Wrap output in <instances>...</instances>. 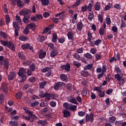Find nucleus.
I'll use <instances>...</instances> for the list:
<instances>
[{
    "label": "nucleus",
    "instance_id": "obj_1",
    "mask_svg": "<svg viewBox=\"0 0 126 126\" xmlns=\"http://www.w3.org/2000/svg\"><path fill=\"white\" fill-rule=\"evenodd\" d=\"M31 9H24L20 12V15H23V21L24 23H29L31 21H37L36 14L35 16H31Z\"/></svg>",
    "mask_w": 126,
    "mask_h": 126
},
{
    "label": "nucleus",
    "instance_id": "obj_2",
    "mask_svg": "<svg viewBox=\"0 0 126 126\" xmlns=\"http://www.w3.org/2000/svg\"><path fill=\"white\" fill-rule=\"evenodd\" d=\"M115 70H116L117 73L115 75V78L118 80L119 84L120 85H124L125 80L124 77H122V76L120 74L122 72V69L119 67V66H115Z\"/></svg>",
    "mask_w": 126,
    "mask_h": 126
},
{
    "label": "nucleus",
    "instance_id": "obj_3",
    "mask_svg": "<svg viewBox=\"0 0 126 126\" xmlns=\"http://www.w3.org/2000/svg\"><path fill=\"white\" fill-rule=\"evenodd\" d=\"M27 72V69L24 67H20L18 74L19 76H21V82H24L26 79H27V75L26 73Z\"/></svg>",
    "mask_w": 126,
    "mask_h": 126
},
{
    "label": "nucleus",
    "instance_id": "obj_4",
    "mask_svg": "<svg viewBox=\"0 0 126 126\" xmlns=\"http://www.w3.org/2000/svg\"><path fill=\"white\" fill-rule=\"evenodd\" d=\"M0 43L2 44V46H7L8 48H9L12 51H15V47L14 45V43L11 41H3V40H0Z\"/></svg>",
    "mask_w": 126,
    "mask_h": 126
},
{
    "label": "nucleus",
    "instance_id": "obj_5",
    "mask_svg": "<svg viewBox=\"0 0 126 126\" xmlns=\"http://www.w3.org/2000/svg\"><path fill=\"white\" fill-rule=\"evenodd\" d=\"M42 72H46V75L47 77H49L51 75L52 69L49 66H46L41 69Z\"/></svg>",
    "mask_w": 126,
    "mask_h": 126
},
{
    "label": "nucleus",
    "instance_id": "obj_6",
    "mask_svg": "<svg viewBox=\"0 0 126 126\" xmlns=\"http://www.w3.org/2000/svg\"><path fill=\"white\" fill-rule=\"evenodd\" d=\"M0 89L1 91H3L4 94L5 95H6V94H8V87L7 84H5V83H3V84H2Z\"/></svg>",
    "mask_w": 126,
    "mask_h": 126
},
{
    "label": "nucleus",
    "instance_id": "obj_7",
    "mask_svg": "<svg viewBox=\"0 0 126 126\" xmlns=\"http://www.w3.org/2000/svg\"><path fill=\"white\" fill-rule=\"evenodd\" d=\"M85 117L86 122H89V121H90V122L92 123L94 122V115L92 112H91L90 115L89 114H86Z\"/></svg>",
    "mask_w": 126,
    "mask_h": 126
},
{
    "label": "nucleus",
    "instance_id": "obj_8",
    "mask_svg": "<svg viewBox=\"0 0 126 126\" xmlns=\"http://www.w3.org/2000/svg\"><path fill=\"white\" fill-rule=\"evenodd\" d=\"M60 67L63 70H65L66 71H70L71 65L69 63H67L66 64H62Z\"/></svg>",
    "mask_w": 126,
    "mask_h": 126
},
{
    "label": "nucleus",
    "instance_id": "obj_9",
    "mask_svg": "<svg viewBox=\"0 0 126 126\" xmlns=\"http://www.w3.org/2000/svg\"><path fill=\"white\" fill-rule=\"evenodd\" d=\"M17 73L16 71H10L8 75V80H13L16 77Z\"/></svg>",
    "mask_w": 126,
    "mask_h": 126
},
{
    "label": "nucleus",
    "instance_id": "obj_10",
    "mask_svg": "<svg viewBox=\"0 0 126 126\" xmlns=\"http://www.w3.org/2000/svg\"><path fill=\"white\" fill-rule=\"evenodd\" d=\"M84 69H85L86 70H87L88 69H89V70H90V71H92V72H94V67L93 63H89L88 64H86L84 67Z\"/></svg>",
    "mask_w": 126,
    "mask_h": 126
},
{
    "label": "nucleus",
    "instance_id": "obj_11",
    "mask_svg": "<svg viewBox=\"0 0 126 126\" xmlns=\"http://www.w3.org/2000/svg\"><path fill=\"white\" fill-rule=\"evenodd\" d=\"M21 48H22L23 50H27L28 49L31 50H33V47H32V46H31L30 44L29 43L24 44L22 45Z\"/></svg>",
    "mask_w": 126,
    "mask_h": 126
},
{
    "label": "nucleus",
    "instance_id": "obj_12",
    "mask_svg": "<svg viewBox=\"0 0 126 126\" xmlns=\"http://www.w3.org/2000/svg\"><path fill=\"white\" fill-rule=\"evenodd\" d=\"M59 52L58 49H53V50L50 53V57L51 58H55V57L58 55Z\"/></svg>",
    "mask_w": 126,
    "mask_h": 126
},
{
    "label": "nucleus",
    "instance_id": "obj_13",
    "mask_svg": "<svg viewBox=\"0 0 126 126\" xmlns=\"http://www.w3.org/2000/svg\"><path fill=\"white\" fill-rule=\"evenodd\" d=\"M63 84V83H62V82H58V83H57L55 85L54 88L55 90H59L60 88L62 87Z\"/></svg>",
    "mask_w": 126,
    "mask_h": 126
},
{
    "label": "nucleus",
    "instance_id": "obj_14",
    "mask_svg": "<svg viewBox=\"0 0 126 126\" xmlns=\"http://www.w3.org/2000/svg\"><path fill=\"white\" fill-rule=\"evenodd\" d=\"M102 86H100L99 88V92H98V96L99 97H104L105 96V92H103V91H102V90H101V87H102Z\"/></svg>",
    "mask_w": 126,
    "mask_h": 126
},
{
    "label": "nucleus",
    "instance_id": "obj_15",
    "mask_svg": "<svg viewBox=\"0 0 126 126\" xmlns=\"http://www.w3.org/2000/svg\"><path fill=\"white\" fill-rule=\"evenodd\" d=\"M37 123L40 126H46L48 124V122L46 120H38Z\"/></svg>",
    "mask_w": 126,
    "mask_h": 126
},
{
    "label": "nucleus",
    "instance_id": "obj_16",
    "mask_svg": "<svg viewBox=\"0 0 126 126\" xmlns=\"http://www.w3.org/2000/svg\"><path fill=\"white\" fill-rule=\"evenodd\" d=\"M84 24L82 21H80V22H78L77 24V29L78 31H81L82 30L83 28Z\"/></svg>",
    "mask_w": 126,
    "mask_h": 126
},
{
    "label": "nucleus",
    "instance_id": "obj_17",
    "mask_svg": "<svg viewBox=\"0 0 126 126\" xmlns=\"http://www.w3.org/2000/svg\"><path fill=\"white\" fill-rule=\"evenodd\" d=\"M42 49H41L40 50V53H39V59H44V58H45L46 56V52H42Z\"/></svg>",
    "mask_w": 126,
    "mask_h": 126
},
{
    "label": "nucleus",
    "instance_id": "obj_18",
    "mask_svg": "<svg viewBox=\"0 0 126 126\" xmlns=\"http://www.w3.org/2000/svg\"><path fill=\"white\" fill-rule=\"evenodd\" d=\"M67 36H68V39L69 40H73L74 38V33L72 31H69V32L67 33Z\"/></svg>",
    "mask_w": 126,
    "mask_h": 126
},
{
    "label": "nucleus",
    "instance_id": "obj_19",
    "mask_svg": "<svg viewBox=\"0 0 126 126\" xmlns=\"http://www.w3.org/2000/svg\"><path fill=\"white\" fill-rule=\"evenodd\" d=\"M90 74V72L87 71V70H86V69H84V70H82L81 72V75L82 76L87 77L89 76Z\"/></svg>",
    "mask_w": 126,
    "mask_h": 126
},
{
    "label": "nucleus",
    "instance_id": "obj_20",
    "mask_svg": "<svg viewBox=\"0 0 126 126\" xmlns=\"http://www.w3.org/2000/svg\"><path fill=\"white\" fill-rule=\"evenodd\" d=\"M4 65L6 69H8L9 66V61L8 59H5L4 60Z\"/></svg>",
    "mask_w": 126,
    "mask_h": 126
},
{
    "label": "nucleus",
    "instance_id": "obj_21",
    "mask_svg": "<svg viewBox=\"0 0 126 126\" xmlns=\"http://www.w3.org/2000/svg\"><path fill=\"white\" fill-rule=\"evenodd\" d=\"M63 117L65 118H67V117H69V116H70L71 114L70 112L67 110H64V111H63Z\"/></svg>",
    "mask_w": 126,
    "mask_h": 126
},
{
    "label": "nucleus",
    "instance_id": "obj_22",
    "mask_svg": "<svg viewBox=\"0 0 126 126\" xmlns=\"http://www.w3.org/2000/svg\"><path fill=\"white\" fill-rule=\"evenodd\" d=\"M60 77L63 81H68V77L66 74L64 73H62L61 75H60Z\"/></svg>",
    "mask_w": 126,
    "mask_h": 126
},
{
    "label": "nucleus",
    "instance_id": "obj_23",
    "mask_svg": "<svg viewBox=\"0 0 126 126\" xmlns=\"http://www.w3.org/2000/svg\"><path fill=\"white\" fill-rule=\"evenodd\" d=\"M46 38L44 36L42 35H39V36L37 38V40L39 42H43L45 40H46Z\"/></svg>",
    "mask_w": 126,
    "mask_h": 126
},
{
    "label": "nucleus",
    "instance_id": "obj_24",
    "mask_svg": "<svg viewBox=\"0 0 126 126\" xmlns=\"http://www.w3.org/2000/svg\"><path fill=\"white\" fill-rule=\"evenodd\" d=\"M101 8V3L99 1H97L94 4V9L95 10H100Z\"/></svg>",
    "mask_w": 126,
    "mask_h": 126
},
{
    "label": "nucleus",
    "instance_id": "obj_25",
    "mask_svg": "<svg viewBox=\"0 0 126 126\" xmlns=\"http://www.w3.org/2000/svg\"><path fill=\"white\" fill-rule=\"evenodd\" d=\"M45 101H48V100H51V94H48V93H45Z\"/></svg>",
    "mask_w": 126,
    "mask_h": 126
},
{
    "label": "nucleus",
    "instance_id": "obj_26",
    "mask_svg": "<svg viewBox=\"0 0 126 126\" xmlns=\"http://www.w3.org/2000/svg\"><path fill=\"white\" fill-rule=\"evenodd\" d=\"M18 57L21 60H25L26 58L25 55L22 52H19L18 53Z\"/></svg>",
    "mask_w": 126,
    "mask_h": 126
},
{
    "label": "nucleus",
    "instance_id": "obj_27",
    "mask_svg": "<svg viewBox=\"0 0 126 126\" xmlns=\"http://www.w3.org/2000/svg\"><path fill=\"white\" fill-rule=\"evenodd\" d=\"M23 93L22 92H18L15 94V97L17 99H21V97H22Z\"/></svg>",
    "mask_w": 126,
    "mask_h": 126
},
{
    "label": "nucleus",
    "instance_id": "obj_28",
    "mask_svg": "<svg viewBox=\"0 0 126 126\" xmlns=\"http://www.w3.org/2000/svg\"><path fill=\"white\" fill-rule=\"evenodd\" d=\"M58 39V35L56 33H53V37L52 39V41L53 43H57Z\"/></svg>",
    "mask_w": 126,
    "mask_h": 126
},
{
    "label": "nucleus",
    "instance_id": "obj_29",
    "mask_svg": "<svg viewBox=\"0 0 126 126\" xmlns=\"http://www.w3.org/2000/svg\"><path fill=\"white\" fill-rule=\"evenodd\" d=\"M73 64L74 66H76L77 68H79L81 65V63L78 62V61H73Z\"/></svg>",
    "mask_w": 126,
    "mask_h": 126
},
{
    "label": "nucleus",
    "instance_id": "obj_30",
    "mask_svg": "<svg viewBox=\"0 0 126 126\" xmlns=\"http://www.w3.org/2000/svg\"><path fill=\"white\" fill-rule=\"evenodd\" d=\"M116 120V118L115 116H111V117H109L108 119L109 122H110V124H114Z\"/></svg>",
    "mask_w": 126,
    "mask_h": 126
},
{
    "label": "nucleus",
    "instance_id": "obj_31",
    "mask_svg": "<svg viewBox=\"0 0 126 126\" xmlns=\"http://www.w3.org/2000/svg\"><path fill=\"white\" fill-rule=\"evenodd\" d=\"M28 27L29 29H32V30H34L36 25L34 23H30V24H28Z\"/></svg>",
    "mask_w": 126,
    "mask_h": 126
},
{
    "label": "nucleus",
    "instance_id": "obj_32",
    "mask_svg": "<svg viewBox=\"0 0 126 126\" xmlns=\"http://www.w3.org/2000/svg\"><path fill=\"white\" fill-rule=\"evenodd\" d=\"M69 101H70V102H71V103H73L74 104H77V105H79V103H78L77 102V99H76V98H74V97H71Z\"/></svg>",
    "mask_w": 126,
    "mask_h": 126
},
{
    "label": "nucleus",
    "instance_id": "obj_33",
    "mask_svg": "<svg viewBox=\"0 0 126 126\" xmlns=\"http://www.w3.org/2000/svg\"><path fill=\"white\" fill-rule=\"evenodd\" d=\"M73 56L74 58H75V59H76V60H78V61H81V57L80 55H79V54H77V53H74Z\"/></svg>",
    "mask_w": 126,
    "mask_h": 126
},
{
    "label": "nucleus",
    "instance_id": "obj_34",
    "mask_svg": "<svg viewBox=\"0 0 126 126\" xmlns=\"http://www.w3.org/2000/svg\"><path fill=\"white\" fill-rule=\"evenodd\" d=\"M84 56L87 58V59H89L90 60L93 59V56L90 53H86L85 54H84Z\"/></svg>",
    "mask_w": 126,
    "mask_h": 126
},
{
    "label": "nucleus",
    "instance_id": "obj_35",
    "mask_svg": "<svg viewBox=\"0 0 126 126\" xmlns=\"http://www.w3.org/2000/svg\"><path fill=\"white\" fill-rule=\"evenodd\" d=\"M5 98L3 94H0V104H3L4 102Z\"/></svg>",
    "mask_w": 126,
    "mask_h": 126
},
{
    "label": "nucleus",
    "instance_id": "obj_36",
    "mask_svg": "<svg viewBox=\"0 0 126 126\" xmlns=\"http://www.w3.org/2000/svg\"><path fill=\"white\" fill-rule=\"evenodd\" d=\"M30 67L31 69L32 75L33 73V71H34V70H35V63H32L30 65Z\"/></svg>",
    "mask_w": 126,
    "mask_h": 126
},
{
    "label": "nucleus",
    "instance_id": "obj_37",
    "mask_svg": "<svg viewBox=\"0 0 126 126\" xmlns=\"http://www.w3.org/2000/svg\"><path fill=\"white\" fill-rule=\"evenodd\" d=\"M93 38V35L90 31H89L88 33V40L89 42H90V43H91V40Z\"/></svg>",
    "mask_w": 126,
    "mask_h": 126
},
{
    "label": "nucleus",
    "instance_id": "obj_38",
    "mask_svg": "<svg viewBox=\"0 0 126 126\" xmlns=\"http://www.w3.org/2000/svg\"><path fill=\"white\" fill-rule=\"evenodd\" d=\"M94 15V13H92L91 12H89V14L88 16V19L90 21H92Z\"/></svg>",
    "mask_w": 126,
    "mask_h": 126
},
{
    "label": "nucleus",
    "instance_id": "obj_39",
    "mask_svg": "<svg viewBox=\"0 0 126 126\" xmlns=\"http://www.w3.org/2000/svg\"><path fill=\"white\" fill-rule=\"evenodd\" d=\"M19 40H21V41H27V40H28V37L27 36L22 35V36H20Z\"/></svg>",
    "mask_w": 126,
    "mask_h": 126
},
{
    "label": "nucleus",
    "instance_id": "obj_40",
    "mask_svg": "<svg viewBox=\"0 0 126 126\" xmlns=\"http://www.w3.org/2000/svg\"><path fill=\"white\" fill-rule=\"evenodd\" d=\"M46 84H47L46 81H43V82H41V83L39 84V87L40 88H44Z\"/></svg>",
    "mask_w": 126,
    "mask_h": 126
},
{
    "label": "nucleus",
    "instance_id": "obj_41",
    "mask_svg": "<svg viewBox=\"0 0 126 126\" xmlns=\"http://www.w3.org/2000/svg\"><path fill=\"white\" fill-rule=\"evenodd\" d=\"M41 2L43 5H49L50 3L49 0H41Z\"/></svg>",
    "mask_w": 126,
    "mask_h": 126
},
{
    "label": "nucleus",
    "instance_id": "obj_42",
    "mask_svg": "<svg viewBox=\"0 0 126 126\" xmlns=\"http://www.w3.org/2000/svg\"><path fill=\"white\" fill-rule=\"evenodd\" d=\"M0 36L1 37H2L3 39H6L7 38V35L6 33H5V32H4L3 31L0 32Z\"/></svg>",
    "mask_w": 126,
    "mask_h": 126
},
{
    "label": "nucleus",
    "instance_id": "obj_43",
    "mask_svg": "<svg viewBox=\"0 0 126 126\" xmlns=\"http://www.w3.org/2000/svg\"><path fill=\"white\" fill-rule=\"evenodd\" d=\"M63 107H65L66 110L68 109H70V106L69 103H67V102H64L63 104Z\"/></svg>",
    "mask_w": 126,
    "mask_h": 126
},
{
    "label": "nucleus",
    "instance_id": "obj_44",
    "mask_svg": "<svg viewBox=\"0 0 126 126\" xmlns=\"http://www.w3.org/2000/svg\"><path fill=\"white\" fill-rule=\"evenodd\" d=\"M19 30H20V28L19 27L18 25L17 28H16V29H15V36H16L17 37H18V36H19Z\"/></svg>",
    "mask_w": 126,
    "mask_h": 126
},
{
    "label": "nucleus",
    "instance_id": "obj_45",
    "mask_svg": "<svg viewBox=\"0 0 126 126\" xmlns=\"http://www.w3.org/2000/svg\"><path fill=\"white\" fill-rule=\"evenodd\" d=\"M36 77H35V76H31L29 78V81H30V82H32V83H33V82H35L36 81Z\"/></svg>",
    "mask_w": 126,
    "mask_h": 126
},
{
    "label": "nucleus",
    "instance_id": "obj_46",
    "mask_svg": "<svg viewBox=\"0 0 126 126\" xmlns=\"http://www.w3.org/2000/svg\"><path fill=\"white\" fill-rule=\"evenodd\" d=\"M9 124L12 126H18V122L17 121H10Z\"/></svg>",
    "mask_w": 126,
    "mask_h": 126
},
{
    "label": "nucleus",
    "instance_id": "obj_47",
    "mask_svg": "<svg viewBox=\"0 0 126 126\" xmlns=\"http://www.w3.org/2000/svg\"><path fill=\"white\" fill-rule=\"evenodd\" d=\"M10 21V17L9 15H8V14H7L6 15H5V22L6 24H9Z\"/></svg>",
    "mask_w": 126,
    "mask_h": 126
},
{
    "label": "nucleus",
    "instance_id": "obj_48",
    "mask_svg": "<svg viewBox=\"0 0 126 126\" xmlns=\"http://www.w3.org/2000/svg\"><path fill=\"white\" fill-rule=\"evenodd\" d=\"M93 7V4H92L91 3H89L87 6V8H88V11L90 12L92 11Z\"/></svg>",
    "mask_w": 126,
    "mask_h": 126
},
{
    "label": "nucleus",
    "instance_id": "obj_49",
    "mask_svg": "<svg viewBox=\"0 0 126 126\" xmlns=\"http://www.w3.org/2000/svg\"><path fill=\"white\" fill-rule=\"evenodd\" d=\"M16 19L18 23L19 24L22 25V21L21 20V18L20 16H18V15H16Z\"/></svg>",
    "mask_w": 126,
    "mask_h": 126
},
{
    "label": "nucleus",
    "instance_id": "obj_50",
    "mask_svg": "<svg viewBox=\"0 0 126 126\" xmlns=\"http://www.w3.org/2000/svg\"><path fill=\"white\" fill-rule=\"evenodd\" d=\"M39 96L41 98H44L45 97V94L43 91H39Z\"/></svg>",
    "mask_w": 126,
    "mask_h": 126
},
{
    "label": "nucleus",
    "instance_id": "obj_51",
    "mask_svg": "<svg viewBox=\"0 0 126 126\" xmlns=\"http://www.w3.org/2000/svg\"><path fill=\"white\" fill-rule=\"evenodd\" d=\"M39 104V102H38V101H35V102H32V103H31V106L32 107H35V106H37Z\"/></svg>",
    "mask_w": 126,
    "mask_h": 126
},
{
    "label": "nucleus",
    "instance_id": "obj_52",
    "mask_svg": "<svg viewBox=\"0 0 126 126\" xmlns=\"http://www.w3.org/2000/svg\"><path fill=\"white\" fill-rule=\"evenodd\" d=\"M64 41H65V38H63V37H60V38H58V41L61 44H63Z\"/></svg>",
    "mask_w": 126,
    "mask_h": 126
},
{
    "label": "nucleus",
    "instance_id": "obj_53",
    "mask_svg": "<svg viewBox=\"0 0 126 126\" xmlns=\"http://www.w3.org/2000/svg\"><path fill=\"white\" fill-rule=\"evenodd\" d=\"M101 43H102V40L100 39H97V40H95L94 42L95 46H98V45H100Z\"/></svg>",
    "mask_w": 126,
    "mask_h": 126
},
{
    "label": "nucleus",
    "instance_id": "obj_54",
    "mask_svg": "<svg viewBox=\"0 0 126 126\" xmlns=\"http://www.w3.org/2000/svg\"><path fill=\"white\" fill-rule=\"evenodd\" d=\"M66 87L69 91H71L72 88V84H67L66 85Z\"/></svg>",
    "mask_w": 126,
    "mask_h": 126
},
{
    "label": "nucleus",
    "instance_id": "obj_55",
    "mask_svg": "<svg viewBox=\"0 0 126 126\" xmlns=\"http://www.w3.org/2000/svg\"><path fill=\"white\" fill-rule=\"evenodd\" d=\"M111 7H112V5L111 3H108V4H107V5L105 6L104 10L105 11H106L107 10H109V9H110Z\"/></svg>",
    "mask_w": 126,
    "mask_h": 126
},
{
    "label": "nucleus",
    "instance_id": "obj_56",
    "mask_svg": "<svg viewBox=\"0 0 126 126\" xmlns=\"http://www.w3.org/2000/svg\"><path fill=\"white\" fill-rule=\"evenodd\" d=\"M24 34H29V33H30L29 28L28 27V24H27L26 28L24 29Z\"/></svg>",
    "mask_w": 126,
    "mask_h": 126
},
{
    "label": "nucleus",
    "instance_id": "obj_57",
    "mask_svg": "<svg viewBox=\"0 0 126 126\" xmlns=\"http://www.w3.org/2000/svg\"><path fill=\"white\" fill-rule=\"evenodd\" d=\"M17 5L19 7H23V3L21 0H17Z\"/></svg>",
    "mask_w": 126,
    "mask_h": 126
},
{
    "label": "nucleus",
    "instance_id": "obj_58",
    "mask_svg": "<svg viewBox=\"0 0 126 126\" xmlns=\"http://www.w3.org/2000/svg\"><path fill=\"white\" fill-rule=\"evenodd\" d=\"M98 21H99L100 23H102L103 17L102 14H99L98 16Z\"/></svg>",
    "mask_w": 126,
    "mask_h": 126
},
{
    "label": "nucleus",
    "instance_id": "obj_59",
    "mask_svg": "<svg viewBox=\"0 0 126 126\" xmlns=\"http://www.w3.org/2000/svg\"><path fill=\"white\" fill-rule=\"evenodd\" d=\"M81 2V0H76V2L75 3L73 4V7H76V6H78Z\"/></svg>",
    "mask_w": 126,
    "mask_h": 126
},
{
    "label": "nucleus",
    "instance_id": "obj_60",
    "mask_svg": "<svg viewBox=\"0 0 126 126\" xmlns=\"http://www.w3.org/2000/svg\"><path fill=\"white\" fill-rule=\"evenodd\" d=\"M102 57V55L101 54V53H99V54H95V59L98 61V60H100Z\"/></svg>",
    "mask_w": 126,
    "mask_h": 126
},
{
    "label": "nucleus",
    "instance_id": "obj_61",
    "mask_svg": "<svg viewBox=\"0 0 126 126\" xmlns=\"http://www.w3.org/2000/svg\"><path fill=\"white\" fill-rule=\"evenodd\" d=\"M114 7L117 9H121V6L119 3H115V4L114 5Z\"/></svg>",
    "mask_w": 126,
    "mask_h": 126
},
{
    "label": "nucleus",
    "instance_id": "obj_62",
    "mask_svg": "<svg viewBox=\"0 0 126 126\" xmlns=\"http://www.w3.org/2000/svg\"><path fill=\"white\" fill-rule=\"evenodd\" d=\"M77 107V105H71V106H70V110L72 111H75Z\"/></svg>",
    "mask_w": 126,
    "mask_h": 126
},
{
    "label": "nucleus",
    "instance_id": "obj_63",
    "mask_svg": "<svg viewBox=\"0 0 126 126\" xmlns=\"http://www.w3.org/2000/svg\"><path fill=\"white\" fill-rule=\"evenodd\" d=\"M85 114L86 112H84V111H79L78 112V115L81 117H83V116H85Z\"/></svg>",
    "mask_w": 126,
    "mask_h": 126
},
{
    "label": "nucleus",
    "instance_id": "obj_64",
    "mask_svg": "<svg viewBox=\"0 0 126 126\" xmlns=\"http://www.w3.org/2000/svg\"><path fill=\"white\" fill-rule=\"evenodd\" d=\"M106 20L107 25H110L111 22V18L110 17H106Z\"/></svg>",
    "mask_w": 126,
    "mask_h": 126
}]
</instances>
